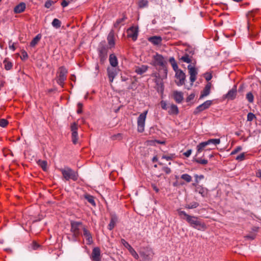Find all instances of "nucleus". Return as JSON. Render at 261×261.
<instances>
[{
	"mask_svg": "<svg viewBox=\"0 0 261 261\" xmlns=\"http://www.w3.org/2000/svg\"><path fill=\"white\" fill-rule=\"evenodd\" d=\"M26 8V5L24 3H20L17 5V13L23 12Z\"/></svg>",
	"mask_w": 261,
	"mask_h": 261,
	"instance_id": "35",
	"label": "nucleus"
},
{
	"mask_svg": "<svg viewBox=\"0 0 261 261\" xmlns=\"http://www.w3.org/2000/svg\"><path fill=\"white\" fill-rule=\"evenodd\" d=\"M91 258L94 261H100V250L98 247H94L93 249Z\"/></svg>",
	"mask_w": 261,
	"mask_h": 261,
	"instance_id": "13",
	"label": "nucleus"
},
{
	"mask_svg": "<svg viewBox=\"0 0 261 261\" xmlns=\"http://www.w3.org/2000/svg\"><path fill=\"white\" fill-rule=\"evenodd\" d=\"M148 111H145L140 114L137 119V129L140 133H142L144 130L145 120Z\"/></svg>",
	"mask_w": 261,
	"mask_h": 261,
	"instance_id": "5",
	"label": "nucleus"
},
{
	"mask_svg": "<svg viewBox=\"0 0 261 261\" xmlns=\"http://www.w3.org/2000/svg\"><path fill=\"white\" fill-rule=\"evenodd\" d=\"M186 220L191 226L198 230L205 228L204 224L202 223L197 217L189 215Z\"/></svg>",
	"mask_w": 261,
	"mask_h": 261,
	"instance_id": "4",
	"label": "nucleus"
},
{
	"mask_svg": "<svg viewBox=\"0 0 261 261\" xmlns=\"http://www.w3.org/2000/svg\"><path fill=\"white\" fill-rule=\"evenodd\" d=\"M152 189L156 192V193H158L159 192V189L155 186L154 184H151V185Z\"/></svg>",
	"mask_w": 261,
	"mask_h": 261,
	"instance_id": "60",
	"label": "nucleus"
},
{
	"mask_svg": "<svg viewBox=\"0 0 261 261\" xmlns=\"http://www.w3.org/2000/svg\"><path fill=\"white\" fill-rule=\"evenodd\" d=\"M196 191L198 192V193L201 195L202 196L204 197L205 195V192L204 189L201 187H198L196 189Z\"/></svg>",
	"mask_w": 261,
	"mask_h": 261,
	"instance_id": "48",
	"label": "nucleus"
},
{
	"mask_svg": "<svg viewBox=\"0 0 261 261\" xmlns=\"http://www.w3.org/2000/svg\"><path fill=\"white\" fill-rule=\"evenodd\" d=\"M78 126L77 123L76 122H73L71 125V130L72 132H76L77 130Z\"/></svg>",
	"mask_w": 261,
	"mask_h": 261,
	"instance_id": "49",
	"label": "nucleus"
},
{
	"mask_svg": "<svg viewBox=\"0 0 261 261\" xmlns=\"http://www.w3.org/2000/svg\"><path fill=\"white\" fill-rule=\"evenodd\" d=\"M83 235L85 237L87 244L90 245L93 243V239L91 233L85 227L83 228Z\"/></svg>",
	"mask_w": 261,
	"mask_h": 261,
	"instance_id": "18",
	"label": "nucleus"
},
{
	"mask_svg": "<svg viewBox=\"0 0 261 261\" xmlns=\"http://www.w3.org/2000/svg\"><path fill=\"white\" fill-rule=\"evenodd\" d=\"M118 220V218L116 215H112L111 218L110 222L108 225V229L110 230H112L115 227Z\"/></svg>",
	"mask_w": 261,
	"mask_h": 261,
	"instance_id": "22",
	"label": "nucleus"
},
{
	"mask_svg": "<svg viewBox=\"0 0 261 261\" xmlns=\"http://www.w3.org/2000/svg\"><path fill=\"white\" fill-rule=\"evenodd\" d=\"M191 153H192V150L189 149L184 153V155L185 156H186V157H189L191 154Z\"/></svg>",
	"mask_w": 261,
	"mask_h": 261,
	"instance_id": "58",
	"label": "nucleus"
},
{
	"mask_svg": "<svg viewBox=\"0 0 261 261\" xmlns=\"http://www.w3.org/2000/svg\"><path fill=\"white\" fill-rule=\"evenodd\" d=\"M39 247V245L36 243L34 242L33 244V248L34 250L37 249Z\"/></svg>",
	"mask_w": 261,
	"mask_h": 261,
	"instance_id": "64",
	"label": "nucleus"
},
{
	"mask_svg": "<svg viewBox=\"0 0 261 261\" xmlns=\"http://www.w3.org/2000/svg\"><path fill=\"white\" fill-rule=\"evenodd\" d=\"M188 69L190 74V80L191 84H193L196 80V76L198 73L195 67L191 64L188 66Z\"/></svg>",
	"mask_w": 261,
	"mask_h": 261,
	"instance_id": "9",
	"label": "nucleus"
},
{
	"mask_svg": "<svg viewBox=\"0 0 261 261\" xmlns=\"http://www.w3.org/2000/svg\"><path fill=\"white\" fill-rule=\"evenodd\" d=\"M70 224V231L72 233V238L71 239L68 238L70 240L75 242L81 234V229H83L84 227H83V223L81 222L71 221Z\"/></svg>",
	"mask_w": 261,
	"mask_h": 261,
	"instance_id": "1",
	"label": "nucleus"
},
{
	"mask_svg": "<svg viewBox=\"0 0 261 261\" xmlns=\"http://www.w3.org/2000/svg\"><path fill=\"white\" fill-rule=\"evenodd\" d=\"M173 97L175 101L178 103H181L184 99V94L182 92L175 91L173 93Z\"/></svg>",
	"mask_w": 261,
	"mask_h": 261,
	"instance_id": "17",
	"label": "nucleus"
},
{
	"mask_svg": "<svg viewBox=\"0 0 261 261\" xmlns=\"http://www.w3.org/2000/svg\"><path fill=\"white\" fill-rule=\"evenodd\" d=\"M195 162H196L197 163L202 164V165H206L208 163V161L207 160L200 159H195Z\"/></svg>",
	"mask_w": 261,
	"mask_h": 261,
	"instance_id": "44",
	"label": "nucleus"
},
{
	"mask_svg": "<svg viewBox=\"0 0 261 261\" xmlns=\"http://www.w3.org/2000/svg\"><path fill=\"white\" fill-rule=\"evenodd\" d=\"M42 36L40 34H38L36 36L35 38L31 41L30 43V46L31 47H34L40 40L41 39Z\"/></svg>",
	"mask_w": 261,
	"mask_h": 261,
	"instance_id": "27",
	"label": "nucleus"
},
{
	"mask_svg": "<svg viewBox=\"0 0 261 261\" xmlns=\"http://www.w3.org/2000/svg\"><path fill=\"white\" fill-rule=\"evenodd\" d=\"M169 61L172 66L173 69L174 71H176L179 69H178V65L177 63H176V61H175L173 57L170 58L169 59Z\"/></svg>",
	"mask_w": 261,
	"mask_h": 261,
	"instance_id": "31",
	"label": "nucleus"
},
{
	"mask_svg": "<svg viewBox=\"0 0 261 261\" xmlns=\"http://www.w3.org/2000/svg\"><path fill=\"white\" fill-rule=\"evenodd\" d=\"M51 24L52 25L56 28V29H58L59 28H60L61 27V22L60 20H59L57 18H55L54 19V20H53L52 21V23H51Z\"/></svg>",
	"mask_w": 261,
	"mask_h": 261,
	"instance_id": "33",
	"label": "nucleus"
},
{
	"mask_svg": "<svg viewBox=\"0 0 261 261\" xmlns=\"http://www.w3.org/2000/svg\"><path fill=\"white\" fill-rule=\"evenodd\" d=\"M207 145L213 144L214 145H217L220 143V139H211L205 141Z\"/></svg>",
	"mask_w": 261,
	"mask_h": 261,
	"instance_id": "28",
	"label": "nucleus"
},
{
	"mask_svg": "<svg viewBox=\"0 0 261 261\" xmlns=\"http://www.w3.org/2000/svg\"><path fill=\"white\" fill-rule=\"evenodd\" d=\"M8 124V121L5 119H0V126L6 127Z\"/></svg>",
	"mask_w": 261,
	"mask_h": 261,
	"instance_id": "47",
	"label": "nucleus"
},
{
	"mask_svg": "<svg viewBox=\"0 0 261 261\" xmlns=\"http://www.w3.org/2000/svg\"><path fill=\"white\" fill-rule=\"evenodd\" d=\"M255 118V115L252 113L250 112L247 114V121H252Z\"/></svg>",
	"mask_w": 261,
	"mask_h": 261,
	"instance_id": "46",
	"label": "nucleus"
},
{
	"mask_svg": "<svg viewBox=\"0 0 261 261\" xmlns=\"http://www.w3.org/2000/svg\"><path fill=\"white\" fill-rule=\"evenodd\" d=\"M148 2L147 0H140L138 3V6L140 8L147 7Z\"/></svg>",
	"mask_w": 261,
	"mask_h": 261,
	"instance_id": "37",
	"label": "nucleus"
},
{
	"mask_svg": "<svg viewBox=\"0 0 261 261\" xmlns=\"http://www.w3.org/2000/svg\"><path fill=\"white\" fill-rule=\"evenodd\" d=\"M164 171L167 173L169 174L171 172V169L169 167H165Z\"/></svg>",
	"mask_w": 261,
	"mask_h": 261,
	"instance_id": "63",
	"label": "nucleus"
},
{
	"mask_svg": "<svg viewBox=\"0 0 261 261\" xmlns=\"http://www.w3.org/2000/svg\"><path fill=\"white\" fill-rule=\"evenodd\" d=\"M212 103V101L211 100L205 101L196 108L194 113L196 114L208 109L211 106Z\"/></svg>",
	"mask_w": 261,
	"mask_h": 261,
	"instance_id": "10",
	"label": "nucleus"
},
{
	"mask_svg": "<svg viewBox=\"0 0 261 261\" xmlns=\"http://www.w3.org/2000/svg\"><path fill=\"white\" fill-rule=\"evenodd\" d=\"M177 212L178 214V215L180 217V218L182 219H187V217L189 216L188 214H187L185 211H181L180 210H177Z\"/></svg>",
	"mask_w": 261,
	"mask_h": 261,
	"instance_id": "39",
	"label": "nucleus"
},
{
	"mask_svg": "<svg viewBox=\"0 0 261 261\" xmlns=\"http://www.w3.org/2000/svg\"><path fill=\"white\" fill-rule=\"evenodd\" d=\"M4 64L5 65V68L6 70H8L12 68V63L8 61V59H5L4 61Z\"/></svg>",
	"mask_w": 261,
	"mask_h": 261,
	"instance_id": "32",
	"label": "nucleus"
},
{
	"mask_svg": "<svg viewBox=\"0 0 261 261\" xmlns=\"http://www.w3.org/2000/svg\"><path fill=\"white\" fill-rule=\"evenodd\" d=\"M195 95L194 94H190L187 98V101H189L190 100H191L192 99H193Z\"/></svg>",
	"mask_w": 261,
	"mask_h": 261,
	"instance_id": "62",
	"label": "nucleus"
},
{
	"mask_svg": "<svg viewBox=\"0 0 261 261\" xmlns=\"http://www.w3.org/2000/svg\"><path fill=\"white\" fill-rule=\"evenodd\" d=\"M194 177L195 178V181L196 183H198L199 180L204 178V176L203 175H198L197 174H195Z\"/></svg>",
	"mask_w": 261,
	"mask_h": 261,
	"instance_id": "50",
	"label": "nucleus"
},
{
	"mask_svg": "<svg viewBox=\"0 0 261 261\" xmlns=\"http://www.w3.org/2000/svg\"><path fill=\"white\" fill-rule=\"evenodd\" d=\"M142 259L140 261H151L154 254L153 250L147 247L145 251L139 252Z\"/></svg>",
	"mask_w": 261,
	"mask_h": 261,
	"instance_id": "7",
	"label": "nucleus"
},
{
	"mask_svg": "<svg viewBox=\"0 0 261 261\" xmlns=\"http://www.w3.org/2000/svg\"><path fill=\"white\" fill-rule=\"evenodd\" d=\"M127 19V17L124 13L122 14V17L118 18L116 20V22L114 23V28L119 29L120 26L124 24V21Z\"/></svg>",
	"mask_w": 261,
	"mask_h": 261,
	"instance_id": "14",
	"label": "nucleus"
},
{
	"mask_svg": "<svg viewBox=\"0 0 261 261\" xmlns=\"http://www.w3.org/2000/svg\"><path fill=\"white\" fill-rule=\"evenodd\" d=\"M54 4V2L51 0L47 1L45 3V7L47 8H50Z\"/></svg>",
	"mask_w": 261,
	"mask_h": 261,
	"instance_id": "51",
	"label": "nucleus"
},
{
	"mask_svg": "<svg viewBox=\"0 0 261 261\" xmlns=\"http://www.w3.org/2000/svg\"><path fill=\"white\" fill-rule=\"evenodd\" d=\"M108 76L109 78V81L111 83L113 82L115 77L117 74V72L116 70L114 68H108L107 69Z\"/></svg>",
	"mask_w": 261,
	"mask_h": 261,
	"instance_id": "21",
	"label": "nucleus"
},
{
	"mask_svg": "<svg viewBox=\"0 0 261 261\" xmlns=\"http://www.w3.org/2000/svg\"><path fill=\"white\" fill-rule=\"evenodd\" d=\"M154 65L160 66L163 68L164 72L165 74V76H167V70L165 66L166 62L164 60V57L158 54H156L153 56Z\"/></svg>",
	"mask_w": 261,
	"mask_h": 261,
	"instance_id": "6",
	"label": "nucleus"
},
{
	"mask_svg": "<svg viewBox=\"0 0 261 261\" xmlns=\"http://www.w3.org/2000/svg\"><path fill=\"white\" fill-rule=\"evenodd\" d=\"M109 62L110 65L113 67H116L118 65V60L114 54H111L109 57Z\"/></svg>",
	"mask_w": 261,
	"mask_h": 261,
	"instance_id": "24",
	"label": "nucleus"
},
{
	"mask_svg": "<svg viewBox=\"0 0 261 261\" xmlns=\"http://www.w3.org/2000/svg\"><path fill=\"white\" fill-rule=\"evenodd\" d=\"M67 70L64 66L60 67L57 72V82L62 87H63L65 81L67 77Z\"/></svg>",
	"mask_w": 261,
	"mask_h": 261,
	"instance_id": "3",
	"label": "nucleus"
},
{
	"mask_svg": "<svg viewBox=\"0 0 261 261\" xmlns=\"http://www.w3.org/2000/svg\"><path fill=\"white\" fill-rule=\"evenodd\" d=\"M82 107H83V105H82V103H81V102H79V103H77V107H78V109H77V113L78 114H81V113H82Z\"/></svg>",
	"mask_w": 261,
	"mask_h": 261,
	"instance_id": "55",
	"label": "nucleus"
},
{
	"mask_svg": "<svg viewBox=\"0 0 261 261\" xmlns=\"http://www.w3.org/2000/svg\"><path fill=\"white\" fill-rule=\"evenodd\" d=\"M148 69V66L145 65H142L135 67V71L139 75L144 73Z\"/></svg>",
	"mask_w": 261,
	"mask_h": 261,
	"instance_id": "20",
	"label": "nucleus"
},
{
	"mask_svg": "<svg viewBox=\"0 0 261 261\" xmlns=\"http://www.w3.org/2000/svg\"><path fill=\"white\" fill-rule=\"evenodd\" d=\"M60 171L66 180L72 179L74 181H76L78 178L77 173L69 167L61 169Z\"/></svg>",
	"mask_w": 261,
	"mask_h": 261,
	"instance_id": "2",
	"label": "nucleus"
},
{
	"mask_svg": "<svg viewBox=\"0 0 261 261\" xmlns=\"http://www.w3.org/2000/svg\"><path fill=\"white\" fill-rule=\"evenodd\" d=\"M121 244L125 247L128 250L129 249V248H132V247L129 244V243L126 242L124 239H122L121 240Z\"/></svg>",
	"mask_w": 261,
	"mask_h": 261,
	"instance_id": "42",
	"label": "nucleus"
},
{
	"mask_svg": "<svg viewBox=\"0 0 261 261\" xmlns=\"http://www.w3.org/2000/svg\"><path fill=\"white\" fill-rule=\"evenodd\" d=\"M129 253L131 254V255L135 258L138 259L139 258V255L136 252V251L135 250V249L132 247L129 248L128 250Z\"/></svg>",
	"mask_w": 261,
	"mask_h": 261,
	"instance_id": "41",
	"label": "nucleus"
},
{
	"mask_svg": "<svg viewBox=\"0 0 261 261\" xmlns=\"http://www.w3.org/2000/svg\"><path fill=\"white\" fill-rule=\"evenodd\" d=\"M78 141L77 131L72 132V141L74 144H76Z\"/></svg>",
	"mask_w": 261,
	"mask_h": 261,
	"instance_id": "36",
	"label": "nucleus"
},
{
	"mask_svg": "<svg viewBox=\"0 0 261 261\" xmlns=\"http://www.w3.org/2000/svg\"><path fill=\"white\" fill-rule=\"evenodd\" d=\"M180 60L184 62L190 63L192 62V57L190 56L188 54H185L184 56L180 58Z\"/></svg>",
	"mask_w": 261,
	"mask_h": 261,
	"instance_id": "29",
	"label": "nucleus"
},
{
	"mask_svg": "<svg viewBox=\"0 0 261 261\" xmlns=\"http://www.w3.org/2000/svg\"><path fill=\"white\" fill-rule=\"evenodd\" d=\"M175 72V77L178 80V81H175L178 86H181L185 84L186 80V74L181 69H179Z\"/></svg>",
	"mask_w": 261,
	"mask_h": 261,
	"instance_id": "8",
	"label": "nucleus"
},
{
	"mask_svg": "<svg viewBox=\"0 0 261 261\" xmlns=\"http://www.w3.org/2000/svg\"><path fill=\"white\" fill-rule=\"evenodd\" d=\"M20 58L22 60H25L28 58V54L25 51H23L22 53V56H20Z\"/></svg>",
	"mask_w": 261,
	"mask_h": 261,
	"instance_id": "57",
	"label": "nucleus"
},
{
	"mask_svg": "<svg viewBox=\"0 0 261 261\" xmlns=\"http://www.w3.org/2000/svg\"><path fill=\"white\" fill-rule=\"evenodd\" d=\"M138 35V28L135 27H130L127 30V36L131 38L134 41H136Z\"/></svg>",
	"mask_w": 261,
	"mask_h": 261,
	"instance_id": "11",
	"label": "nucleus"
},
{
	"mask_svg": "<svg viewBox=\"0 0 261 261\" xmlns=\"http://www.w3.org/2000/svg\"><path fill=\"white\" fill-rule=\"evenodd\" d=\"M199 205V204L197 202H192V203H190L189 204H187L185 205V208L187 209H192L198 207Z\"/></svg>",
	"mask_w": 261,
	"mask_h": 261,
	"instance_id": "34",
	"label": "nucleus"
},
{
	"mask_svg": "<svg viewBox=\"0 0 261 261\" xmlns=\"http://www.w3.org/2000/svg\"><path fill=\"white\" fill-rule=\"evenodd\" d=\"M245 159V154L244 153H242L240 155H238L236 158L237 160L239 161H243Z\"/></svg>",
	"mask_w": 261,
	"mask_h": 261,
	"instance_id": "52",
	"label": "nucleus"
},
{
	"mask_svg": "<svg viewBox=\"0 0 261 261\" xmlns=\"http://www.w3.org/2000/svg\"><path fill=\"white\" fill-rule=\"evenodd\" d=\"M148 40L154 45H159L161 43L162 39L160 36H154L150 37Z\"/></svg>",
	"mask_w": 261,
	"mask_h": 261,
	"instance_id": "23",
	"label": "nucleus"
},
{
	"mask_svg": "<svg viewBox=\"0 0 261 261\" xmlns=\"http://www.w3.org/2000/svg\"><path fill=\"white\" fill-rule=\"evenodd\" d=\"M107 40L110 47H113L115 45L114 32L113 30H111L108 34Z\"/></svg>",
	"mask_w": 261,
	"mask_h": 261,
	"instance_id": "19",
	"label": "nucleus"
},
{
	"mask_svg": "<svg viewBox=\"0 0 261 261\" xmlns=\"http://www.w3.org/2000/svg\"><path fill=\"white\" fill-rule=\"evenodd\" d=\"M204 77L207 81H210L212 78V75L210 73H206L204 74Z\"/></svg>",
	"mask_w": 261,
	"mask_h": 261,
	"instance_id": "53",
	"label": "nucleus"
},
{
	"mask_svg": "<svg viewBox=\"0 0 261 261\" xmlns=\"http://www.w3.org/2000/svg\"><path fill=\"white\" fill-rule=\"evenodd\" d=\"M39 165L42 168L44 171H45L47 168V162L45 161L39 160Z\"/></svg>",
	"mask_w": 261,
	"mask_h": 261,
	"instance_id": "40",
	"label": "nucleus"
},
{
	"mask_svg": "<svg viewBox=\"0 0 261 261\" xmlns=\"http://www.w3.org/2000/svg\"><path fill=\"white\" fill-rule=\"evenodd\" d=\"M161 107L164 110L167 109V104L166 102L165 101L162 100L161 102Z\"/></svg>",
	"mask_w": 261,
	"mask_h": 261,
	"instance_id": "59",
	"label": "nucleus"
},
{
	"mask_svg": "<svg viewBox=\"0 0 261 261\" xmlns=\"http://www.w3.org/2000/svg\"><path fill=\"white\" fill-rule=\"evenodd\" d=\"M175 157V155L174 154H171L168 155H163L162 158L164 159H166L167 161H169V160H172Z\"/></svg>",
	"mask_w": 261,
	"mask_h": 261,
	"instance_id": "45",
	"label": "nucleus"
},
{
	"mask_svg": "<svg viewBox=\"0 0 261 261\" xmlns=\"http://www.w3.org/2000/svg\"><path fill=\"white\" fill-rule=\"evenodd\" d=\"M178 109L177 106L175 105H171L170 107L168 113L170 115H177L178 114Z\"/></svg>",
	"mask_w": 261,
	"mask_h": 261,
	"instance_id": "26",
	"label": "nucleus"
},
{
	"mask_svg": "<svg viewBox=\"0 0 261 261\" xmlns=\"http://www.w3.org/2000/svg\"><path fill=\"white\" fill-rule=\"evenodd\" d=\"M181 178L187 182H190L192 180V177L188 174H184L181 175Z\"/></svg>",
	"mask_w": 261,
	"mask_h": 261,
	"instance_id": "38",
	"label": "nucleus"
},
{
	"mask_svg": "<svg viewBox=\"0 0 261 261\" xmlns=\"http://www.w3.org/2000/svg\"><path fill=\"white\" fill-rule=\"evenodd\" d=\"M237 95V88L234 86L231 90H230L225 95V97L228 100L234 99Z\"/></svg>",
	"mask_w": 261,
	"mask_h": 261,
	"instance_id": "15",
	"label": "nucleus"
},
{
	"mask_svg": "<svg viewBox=\"0 0 261 261\" xmlns=\"http://www.w3.org/2000/svg\"><path fill=\"white\" fill-rule=\"evenodd\" d=\"M153 76L156 77V79H155V82L156 83V84L158 85L159 83V81L158 79V76H159V74L158 73H154Z\"/></svg>",
	"mask_w": 261,
	"mask_h": 261,
	"instance_id": "61",
	"label": "nucleus"
},
{
	"mask_svg": "<svg viewBox=\"0 0 261 261\" xmlns=\"http://www.w3.org/2000/svg\"><path fill=\"white\" fill-rule=\"evenodd\" d=\"M242 150V147L241 146H238L236 148H235L232 152H231V154H234L237 153L238 152L241 151Z\"/></svg>",
	"mask_w": 261,
	"mask_h": 261,
	"instance_id": "54",
	"label": "nucleus"
},
{
	"mask_svg": "<svg viewBox=\"0 0 261 261\" xmlns=\"http://www.w3.org/2000/svg\"><path fill=\"white\" fill-rule=\"evenodd\" d=\"M246 98L249 102H252L254 100V96L252 93L249 92L246 95Z\"/></svg>",
	"mask_w": 261,
	"mask_h": 261,
	"instance_id": "43",
	"label": "nucleus"
},
{
	"mask_svg": "<svg viewBox=\"0 0 261 261\" xmlns=\"http://www.w3.org/2000/svg\"><path fill=\"white\" fill-rule=\"evenodd\" d=\"M85 198L92 205H93V206L96 205V203L94 201V198L93 196H91L90 195H85Z\"/></svg>",
	"mask_w": 261,
	"mask_h": 261,
	"instance_id": "30",
	"label": "nucleus"
},
{
	"mask_svg": "<svg viewBox=\"0 0 261 261\" xmlns=\"http://www.w3.org/2000/svg\"><path fill=\"white\" fill-rule=\"evenodd\" d=\"M212 87V84L208 82L205 86L204 89L201 93L200 98H203V97L208 95L210 93L211 88Z\"/></svg>",
	"mask_w": 261,
	"mask_h": 261,
	"instance_id": "16",
	"label": "nucleus"
},
{
	"mask_svg": "<svg viewBox=\"0 0 261 261\" xmlns=\"http://www.w3.org/2000/svg\"><path fill=\"white\" fill-rule=\"evenodd\" d=\"M207 146V144L205 142H202L200 143L196 146V155H197L199 153L201 152L202 151L205 150V148Z\"/></svg>",
	"mask_w": 261,
	"mask_h": 261,
	"instance_id": "25",
	"label": "nucleus"
},
{
	"mask_svg": "<svg viewBox=\"0 0 261 261\" xmlns=\"http://www.w3.org/2000/svg\"><path fill=\"white\" fill-rule=\"evenodd\" d=\"M99 56L101 63H103L107 58V49L105 46L99 48Z\"/></svg>",
	"mask_w": 261,
	"mask_h": 261,
	"instance_id": "12",
	"label": "nucleus"
},
{
	"mask_svg": "<svg viewBox=\"0 0 261 261\" xmlns=\"http://www.w3.org/2000/svg\"><path fill=\"white\" fill-rule=\"evenodd\" d=\"M69 3H70L68 0H63L61 5L64 8L67 7Z\"/></svg>",
	"mask_w": 261,
	"mask_h": 261,
	"instance_id": "56",
	"label": "nucleus"
}]
</instances>
